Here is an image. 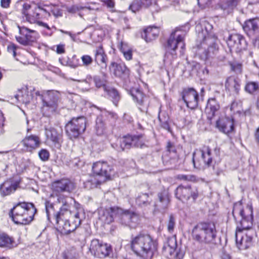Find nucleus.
Wrapping results in <instances>:
<instances>
[{
	"label": "nucleus",
	"instance_id": "obj_62",
	"mask_svg": "<svg viewBox=\"0 0 259 259\" xmlns=\"http://www.w3.org/2000/svg\"><path fill=\"white\" fill-rule=\"evenodd\" d=\"M15 98L20 101V102H23V103H28L29 102V100H24L23 98H21V99H20V97H19V95H16L15 96Z\"/></svg>",
	"mask_w": 259,
	"mask_h": 259
},
{
	"label": "nucleus",
	"instance_id": "obj_56",
	"mask_svg": "<svg viewBox=\"0 0 259 259\" xmlns=\"http://www.w3.org/2000/svg\"><path fill=\"white\" fill-rule=\"evenodd\" d=\"M121 51L122 52L125 58L127 60H130L132 58V52L130 50H125L124 48H121Z\"/></svg>",
	"mask_w": 259,
	"mask_h": 259
},
{
	"label": "nucleus",
	"instance_id": "obj_3",
	"mask_svg": "<svg viewBox=\"0 0 259 259\" xmlns=\"http://www.w3.org/2000/svg\"><path fill=\"white\" fill-rule=\"evenodd\" d=\"M131 246L132 250L144 259H151L156 250V243L152 238L143 233L132 237Z\"/></svg>",
	"mask_w": 259,
	"mask_h": 259
},
{
	"label": "nucleus",
	"instance_id": "obj_34",
	"mask_svg": "<svg viewBox=\"0 0 259 259\" xmlns=\"http://www.w3.org/2000/svg\"><path fill=\"white\" fill-rule=\"evenodd\" d=\"M177 247L176 239V238L172 237L168 239L167 243L164 246L163 249L170 255H172L175 252Z\"/></svg>",
	"mask_w": 259,
	"mask_h": 259
},
{
	"label": "nucleus",
	"instance_id": "obj_24",
	"mask_svg": "<svg viewBox=\"0 0 259 259\" xmlns=\"http://www.w3.org/2000/svg\"><path fill=\"white\" fill-rule=\"evenodd\" d=\"M220 109V105L215 98L209 99L205 108V112L207 115V118L211 120L219 111Z\"/></svg>",
	"mask_w": 259,
	"mask_h": 259
},
{
	"label": "nucleus",
	"instance_id": "obj_21",
	"mask_svg": "<svg viewBox=\"0 0 259 259\" xmlns=\"http://www.w3.org/2000/svg\"><path fill=\"white\" fill-rule=\"evenodd\" d=\"M21 143L26 148V151L32 152L39 146L40 140L37 136L31 135L26 136L22 141Z\"/></svg>",
	"mask_w": 259,
	"mask_h": 259
},
{
	"label": "nucleus",
	"instance_id": "obj_25",
	"mask_svg": "<svg viewBox=\"0 0 259 259\" xmlns=\"http://www.w3.org/2000/svg\"><path fill=\"white\" fill-rule=\"evenodd\" d=\"M18 186V184L16 182H13L11 181H6L0 186V194L3 197L10 195L15 191Z\"/></svg>",
	"mask_w": 259,
	"mask_h": 259
},
{
	"label": "nucleus",
	"instance_id": "obj_10",
	"mask_svg": "<svg viewBox=\"0 0 259 259\" xmlns=\"http://www.w3.org/2000/svg\"><path fill=\"white\" fill-rule=\"evenodd\" d=\"M92 170L96 176L99 177V180L102 183L110 179L111 177L114 174V170L112 166L109 165L105 161H97L93 163Z\"/></svg>",
	"mask_w": 259,
	"mask_h": 259
},
{
	"label": "nucleus",
	"instance_id": "obj_7",
	"mask_svg": "<svg viewBox=\"0 0 259 259\" xmlns=\"http://www.w3.org/2000/svg\"><path fill=\"white\" fill-rule=\"evenodd\" d=\"M40 96L42 102L41 111L44 114L49 116L58 108L59 93L56 91H47Z\"/></svg>",
	"mask_w": 259,
	"mask_h": 259
},
{
	"label": "nucleus",
	"instance_id": "obj_1",
	"mask_svg": "<svg viewBox=\"0 0 259 259\" xmlns=\"http://www.w3.org/2000/svg\"><path fill=\"white\" fill-rule=\"evenodd\" d=\"M72 199L63 194H51L45 202L48 219L58 225L62 234L67 235L74 231L84 219L82 209L70 210Z\"/></svg>",
	"mask_w": 259,
	"mask_h": 259
},
{
	"label": "nucleus",
	"instance_id": "obj_38",
	"mask_svg": "<svg viewBox=\"0 0 259 259\" xmlns=\"http://www.w3.org/2000/svg\"><path fill=\"white\" fill-rule=\"evenodd\" d=\"M111 252L112 248L111 245L102 242L98 257L100 258L105 257L108 256Z\"/></svg>",
	"mask_w": 259,
	"mask_h": 259
},
{
	"label": "nucleus",
	"instance_id": "obj_55",
	"mask_svg": "<svg viewBox=\"0 0 259 259\" xmlns=\"http://www.w3.org/2000/svg\"><path fill=\"white\" fill-rule=\"evenodd\" d=\"M177 178L184 181H193L195 179V177L192 175H179Z\"/></svg>",
	"mask_w": 259,
	"mask_h": 259
},
{
	"label": "nucleus",
	"instance_id": "obj_22",
	"mask_svg": "<svg viewBox=\"0 0 259 259\" xmlns=\"http://www.w3.org/2000/svg\"><path fill=\"white\" fill-rule=\"evenodd\" d=\"M158 200L155 204V209L162 211L166 209L169 203V193L166 190H163L158 194Z\"/></svg>",
	"mask_w": 259,
	"mask_h": 259
},
{
	"label": "nucleus",
	"instance_id": "obj_17",
	"mask_svg": "<svg viewBox=\"0 0 259 259\" xmlns=\"http://www.w3.org/2000/svg\"><path fill=\"white\" fill-rule=\"evenodd\" d=\"M74 184L69 180L61 179L53 183L52 194H60V193L63 192H70L74 189Z\"/></svg>",
	"mask_w": 259,
	"mask_h": 259
},
{
	"label": "nucleus",
	"instance_id": "obj_53",
	"mask_svg": "<svg viewBox=\"0 0 259 259\" xmlns=\"http://www.w3.org/2000/svg\"><path fill=\"white\" fill-rule=\"evenodd\" d=\"M33 6H31L28 4H24L23 6L22 13L25 16L26 19L29 17V13L30 11L32 10Z\"/></svg>",
	"mask_w": 259,
	"mask_h": 259
},
{
	"label": "nucleus",
	"instance_id": "obj_14",
	"mask_svg": "<svg viewBox=\"0 0 259 259\" xmlns=\"http://www.w3.org/2000/svg\"><path fill=\"white\" fill-rule=\"evenodd\" d=\"M243 29L249 37L259 40V17L246 20L243 25Z\"/></svg>",
	"mask_w": 259,
	"mask_h": 259
},
{
	"label": "nucleus",
	"instance_id": "obj_48",
	"mask_svg": "<svg viewBox=\"0 0 259 259\" xmlns=\"http://www.w3.org/2000/svg\"><path fill=\"white\" fill-rule=\"evenodd\" d=\"M176 225V218L172 214H170L167 224V230L169 232L172 233L174 231Z\"/></svg>",
	"mask_w": 259,
	"mask_h": 259
},
{
	"label": "nucleus",
	"instance_id": "obj_42",
	"mask_svg": "<svg viewBox=\"0 0 259 259\" xmlns=\"http://www.w3.org/2000/svg\"><path fill=\"white\" fill-rule=\"evenodd\" d=\"M134 212L130 210H124L122 215L121 216L120 220V223L125 226H126L127 223H129L132 218Z\"/></svg>",
	"mask_w": 259,
	"mask_h": 259
},
{
	"label": "nucleus",
	"instance_id": "obj_15",
	"mask_svg": "<svg viewBox=\"0 0 259 259\" xmlns=\"http://www.w3.org/2000/svg\"><path fill=\"white\" fill-rule=\"evenodd\" d=\"M182 98L188 108L193 109L197 107L199 95L194 89L187 88L184 89L182 93Z\"/></svg>",
	"mask_w": 259,
	"mask_h": 259
},
{
	"label": "nucleus",
	"instance_id": "obj_36",
	"mask_svg": "<svg viewBox=\"0 0 259 259\" xmlns=\"http://www.w3.org/2000/svg\"><path fill=\"white\" fill-rule=\"evenodd\" d=\"M102 183L100 180L96 178H92L91 179L84 182L83 186L85 189L91 190L98 187Z\"/></svg>",
	"mask_w": 259,
	"mask_h": 259
},
{
	"label": "nucleus",
	"instance_id": "obj_4",
	"mask_svg": "<svg viewBox=\"0 0 259 259\" xmlns=\"http://www.w3.org/2000/svg\"><path fill=\"white\" fill-rule=\"evenodd\" d=\"M186 26H182L181 28H177L176 30L171 33L165 45L166 52L163 59L165 64L171 65L172 62L177 59L176 50L178 47L181 49V54H183L185 47L184 35L179 34L176 37V33L178 31H183V28H186Z\"/></svg>",
	"mask_w": 259,
	"mask_h": 259
},
{
	"label": "nucleus",
	"instance_id": "obj_2",
	"mask_svg": "<svg viewBox=\"0 0 259 259\" xmlns=\"http://www.w3.org/2000/svg\"><path fill=\"white\" fill-rule=\"evenodd\" d=\"M204 28L198 33V37L203 39L198 47L196 54L203 61L212 58L219 52V47L216 43V38L211 34V26L208 23L204 24Z\"/></svg>",
	"mask_w": 259,
	"mask_h": 259
},
{
	"label": "nucleus",
	"instance_id": "obj_57",
	"mask_svg": "<svg viewBox=\"0 0 259 259\" xmlns=\"http://www.w3.org/2000/svg\"><path fill=\"white\" fill-rule=\"evenodd\" d=\"M102 2L109 9H111V11L114 8L115 3L113 0H103Z\"/></svg>",
	"mask_w": 259,
	"mask_h": 259
},
{
	"label": "nucleus",
	"instance_id": "obj_49",
	"mask_svg": "<svg viewBox=\"0 0 259 259\" xmlns=\"http://www.w3.org/2000/svg\"><path fill=\"white\" fill-rule=\"evenodd\" d=\"M94 81L96 87L101 88L103 87L106 90V88L105 87L106 80L104 79H101L99 76H95Z\"/></svg>",
	"mask_w": 259,
	"mask_h": 259
},
{
	"label": "nucleus",
	"instance_id": "obj_44",
	"mask_svg": "<svg viewBox=\"0 0 259 259\" xmlns=\"http://www.w3.org/2000/svg\"><path fill=\"white\" fill-rule=\"evenodd\" d=\"M106 91L109 97L112 99L114 104L116 105L120 99V96L117 91L114 89H110L108 90H106Z\"/></svg>",
	"mask_w": 259,
	"mask_h": 259
},
{
	"label": "nucleus",
	"instance_id": "obj_64",
	"mask_svg": "<svg viewBox=\"0 0 259 259\" xmlns=\"http://www.w3.org/2000/svg\"><path fill=\"white\" fill-rule=\"evenodd\" d=\"M255 138L256 142L259 144V127L256 131L255 134Z\"/></svg>",
	"mask_w": 259,
	"mask_h": 259
},
{
	"label": "nucleus",
	"instance_id": "obj_32",
	"mask_svg": "<svg viewBox=\"0 0 259 259\" xmlns=\"http://www.w3.org/2000/svg\"><path fill=\"white\" fill-rule=\"evenodd\" d=\"M16 245L12 238L5 233H0V247L12 248Z\"/></svg>",
	"mask_w": 259,
	"mask_h": 259
},
{
	"label": "nucleus",
	"instance_id": "obj_26",
	"mask_svg": "<svg viewBox=\"0 0 259 259\" xmlns=\"http://www.w3.org/2000/svg\"><path fill=\"white\" fill-rule=\"evenodd\" d=\"M110 69L113 70L114 75L119 77H125L128 76L129 70L124 64L113 62Z\"/></svg>",
	"mask_w": 259,
	"mask_h": 259
},
{
	"label": "nucleus",
	"instance_id": "obj_19",
	"mask_svg": "<svg viewBox=\"0 0 259 259\" xmlns=\"http://www.w3.org/2000/svg\"><path fill=\"white\" fill-rule=\"evenodd\" d=\"M124 210L118 207H110L106 209L104 211V215L106 217L104 221L106 223L110 224L117 219L120 222V218Z\"/></svg>",
	"mask_w": 259,
	"mask_h": 259
},
{
	"label": "nucleus",
	"instance_id": "obj_51",
	"mask_svg": "<svg viewBox=\"0 0 259 259\" xmlns=\"http://www.w3.org/2000/svg\"><path fill=\"white\" fill-rule=\"evenodd\" d=\"M81 60L82 62L83 65L86 67L91 65L93 62V58L88 55H83L81 57Z\"/></svg>",
	"mask_w": 259,
	"mask_h": 259
},
{
	"label": "nucleus",
	"instance_id": "obj_41",
	"mask_svg": "<svg viewBox=\"0 0 259 259\" xmlns=\"http://www.w3.org/2000/svg\"><path fill=\"white\" fill-rule=\"evenodd\" d=\"M231 69L236 74H241L242 72L243 66L241 62L237 61H233L230 63Z\"/></svg>",
	"mask_w": 259,
	"mask_h": 259
},
{
	"label": "nucleus",
	"instance_id": "obj_50",
	"mask_svg": "<svg viewBox=\"0 0 259 259\" xmlns=\"http://www.w3.org/2000/svg\"><path fill=\"white\" fill-rule=\"evenodd\" d=\"M220 161H215L214 162V163L213 164H211V165L212 167L213 174L216 175L217 176H220L223 172V170L222 169L221 167L220 166Z\"/></svg>",
	"mask_w": 259,
	"mask_h": 259
},
{
	"label": "nucleus",
	"instance_id": "obj_5",
	"mask_svg": "<svg viewBox=\"0 0 259 259\" xmlns=\"http://www.w3.org/2000/svg\"><path fill=\"white\" fill-rule=\"evenodd\" d=\"M36 209L32 203L20 202L10 211V216L15 224L27 225L33 219Z\"/></svg>",
	"mask_w": 259,
	"mask_h": 259
},
{
	"label": "nucleus",
	"instance_id": "obj_30",
	"mask_svg": "<svg viewBox=\"0 0 259 259\" xmlns=\"http://www.w3.org/2000/svg\"><path fill=\"white\" fill-rule=\"evenodd\" d=\"M95 60L97 64H103L106 67L107 57L101 45L97 47L95 51Z\"/></svg>",
	"mask_w": 259,
	"mask_h": 259
},
{
	"label": "nucleus",
	"instance_id": "obj_63",
	"mask_svg": "<svg viewBox=\"0 0 259 259\" xmlns=\"http://www.w3.org/2000/svg\"><path fill=\"white\" fill-rule=\"evenodd\" d=\"M221 258L222 259H231V256L229 254L224 252H223Z\"/></svg>",
	"mask_w": 259,
	"mask_h": 259
},
{
	"label": "nucleus",
	"instance_id": "obj_18",
	"mask_svg": "<svg viewBox=\"0 0 259 259\" xmlns=\"http://www.w3.org/2000/svg\"><path fill=\"white\" fill-rule=\"evenodd\" d=\"M216 127L220 132L228 135L234 131V119L229 117L220 118L216 122Z\"/></svg>",
	"mask_w": 259,
	"mask_h": 259
},
{
	"label": "nucleus",
	"instance_id": "obj_61",
	"mask_svg": "<svg viewBox=\"0 0 259 259\" xmlns=\"http://www.w3.org/2000/svg\"><path fill=\"white\" fill-rule=\"evenodd\" d=\"M56 52L58 54H63L65 52L64 45H59L57 46Z\"/></svg>",
	"mask_w": 259,
	"mask_h": 259
},
{
	"label": "nucleus",
	"instance_id": "obj_45",
	"mask_svg": "<svg viewBox=\"0 0 259 259\" xmlns=\"http://www.w3.org/2000/svg\"><path fill=\"white\" fill-rule=\"evenodd\" d=\"M136 203L139 205H147L149 203V196L144 193L139 195L136 199Z\"/></svg>",
	"mask_w": 259,
	"mask_h": 259
},
{
	"label": "nucleus",
	"instance_id": "obj_58",
	"mask_svg": "<svg viewBox=\"0 0 259 259\" xmlns=\"http://www.w3.org/2000/svg\"><path fill=\"white\" fill-rule=\"evenodd\" d=\"M84 9H90V8H87V7H81V6H78V5H74V6H73L70 9V10H69V11L70 12H71V13H76L77 12V11H80L81 10H83Z\"/></svg>",
	"mask_w": 259,
	"mask_h": 259
},
{
	"label": "nucleus",
	"instance_id": "obj_33",
	"mask_svg": "<svg viewBox=\"0 0 259 259\" xmlns=\"http://www.w3.org/2000/svg\"><path fill=\"white\" fill-rule=\"evenodd\" d=\"M240 1V0H225L221 2L219 6L221 9L227 11L228 13L238 5Z\"/></svg>",
	"mask_w": 259,
	"mask_h": 259
},
{
	"label": "nucleus",
	"instance_id": "obj_60",
	"mask_svg": "<svg viewBox=\"0 0 259 259\" xmlns=\"http://www.w3.org/2000/svg\"><path fill=\"white\" fill-rule=\"evenodd\" d=\"M11 0H1V6L4 8H8L10 6Z\"/></svg>",
	"mask_w": 259,
	"mask_h": 259
},
{
	"label": "nucleus",
	"instance_id": "obj_9",
	"mask_svg": "<svg viewBox=\"0 0 259 259\" xmlns=\"http://www.w3.org/2000/svg\"><path fill=\"white\" fill-rule=\"evenodd\" d=\"M119 147L117 149L118 151H123L130 149L132 147L144 148L147 147L146 141L142 134L137 135H127L119 140Z\"/></svg>",
	"mask_w": 259,
	"mask_h": 259
},
{
	"label": "nucleus",
	"instance_id": "obj_27",
	"mask_svg": "<svg viewBox=\"0 0 259 259\" xmlns=\"http://www.w3.org/2000/svg\"><path fill=\"white\" fill-rule=\"evenodd\" d=\"M47 13V12L45 9L41 8L40 6L34 5L32 10L30 11L29 17L27 19L29 21L31 20L35 21L37 19H40Z\"/></svg>",
	"mask_w": 259,
	"mask_h": 259
},
{
	"label": "nucleus",
	"instance_id": "obj_31",
	"mask_svg": "<svg viewBox=\"0 0 259 259\" xmlns=\"http://www.w3.org/2000/svg\"><path fill=\"white\" fill-rule=\"evenodd\" d=\"M19 32L21 35L24 36L26 41L29 44L30 42L34 41L36 40L37 35V32L25 27H19Z\"/></svg>",
	"mask_w": 259,
	"mask_h": 259
},
{
	"label": "nucleus",
	"instance_id": "obj_43",
	"mask_svg": "<svg viewBox=\"0 0 259 259\" xmlns=\"http://www.w3.org/2000/svg\"><path fill=\"white\" fill-rule=\"evenodd\" d=\"M106 128L105 124L100 117H98L96 120V132L98 135H102Z\"/></svg>",
	"mask_w": 259,
	"mask_h": 259
},
{
	"label": "nucleus",
	"instance_id": "obj_46",
	"mask_svg": "<svg viewBox=\"0 0 259 259\" xmlns=\"http://www.w3.org/2000/svg\"><path fill=\"white\" fill-rule=\"evenodd\" d=\"M139 223V217L136 213L134 212L132 215V218L129 223H127L126 226H128L131 228H135L137 227Z\"/></svg>",
	"mask_w": 259,
	"mask_h": 259
},
{
	"label": "nucleus",
	"instance_id": "obj_39",
	"mask_svg": "<svg viewBox=\"0 0 259 259\" xmlns=\"http://www.w3.org/2000/svg\"><path fill=\"white\" fill-rule=\"evenodd\" d=\"M259 88L258 83L255 81L248 82L245 86V91L249 94H252Z\"/></svg>",
	"mask_w": 259,
	"mask_h": 259
},
{
	"label": "nucleus",
	"instance_id": "obj_13",
	"mask_svg": "<svg viewBox=\"0 0 259 259\" xmlns=\"http://www.w3.org/2000/svg\"><path fill=\"white\" fill-rule=\"evenodd\" d=\"M175 195L177 198L182 201H187L191 198L195 201L198 197V191L195 188H192L189 185H180L176 189Z\"/></svg>",
	"mask_w": 259,
	"mask_h": 259
},
{
	"label": "nucleus",
	"instance_id": "obj_29",
	"mask_svg": "<svg viewBox=\"0 0 259 259\" xmlns=\"http://www.w3.org/2000/svg\"><path fill=\"white\" fill-rule=\"evenodd\" d=\"M159 34V29L156 27H148L144 29L142 37L146 41L150 42L155 39Z\"/></svg>",
	"mask_w": 259,
	"mask_h": 259
},
{
	"label": "nucleus",
	"instance_id": "obj_23",
	"mask_svg": "<svg viewBox=\"0 0 259 259\" xmlns=\"http://www.w3.org/2000/svg\"><path fill=\"white\" fill-rule=\"evenodd\" d=\"M46 135L48 139L50 140L57 147H59L62 142V133L57 129L50 127L46 128Z\"/></svg>",
	"mask_w": 259,
	"mask_h": 259
},
{
	"label": "nucleus",
	"instance_id": "obj_59",
	"mask_svg": "<svg viewBox=\"0 0 259 259\" xmlns=\"http://www.w3.org/2000/svg\"><path fill=\"white\" fill-rule=\"evenodd\" d=\"M16 39L18 42L23 45L26 46L28 45L24 36H16Z\"/></svg>",
	"mask_w": 259,
	"mask_h": 259
},
{
	"label": "nucleus",
	"instance_id": "obj_47",
	"mask_svg": "<svg viewBox=\"0 0 259 259\" xmlns=\"http://www.w3.org/2000/svg\"><path fill=\"white\" fill-rule=\"evenodd\" d=\"M168 117L167 116H163L161 117V115H159L158 119L160 122V125L163 128L169 131V126L168 124Z\"/></svg>",
	"mask_w": 259,
	"mask_h": 259
},
{
	"label": "nucleus",
	"instance_id": "obj_20",
	"mask_svg": "<svg viewBox=\"0 0 259 259\" xmlns=\"http://www.w3.org/2000/svg\"><path fill=\"white\" fill-rule=\"evenodd\" d=\"M239 214L241 217L240 229L242 232H243V230H248L252 226L253 220L252 210L251 208H248L246 210L241 209ZM239 228H240V227Z\"/></svg>",
	"mask_w": 259,
	"mask_h": 259
},
{
	"label": "nucleus",
	"instance_id": "obj_52",
	"mask_svg": "<svg viewBox=\"0 0 259 259\" xmlns=\"http://www.w3.org/2000/svg\"><path fill=\"white\" fill-rule=\"evenodd\" d=\"M38 155L42 161H46L48 160L50 153L49 151L46 149H41L38 153Z\"/></svg>",
	"mask_w": 259,
	"mask_h": 259
},
{
	"label": "nucleus",
	"instance_id": "obj_37",
	"mask_svg": "<svg viewBox=\"0 0 259 259\" xmlns=\"http://www.w3.org/2000/svg\"><path fill=\"white\" fill-rule=\"evenodd\" d=\"M102 244V242L98 239L92 240L90 247V251L91 253L95 256H98Z\"/></svg>",
	"mask_w": 259,
	"mask_h": 259
},
{
	"label": "nucleus",
	"instance_id": "obj_28",
	"mask_svg": "<svg viewBox=\"0 0 259 259\" xmlns=\"http://www.w3.org/2000/svg\"><path fill=\"white\" fill-rule=\"evenodd\" d=\"M240 86L239 80L234 77H228L225 82L226 90L231 93L238 94L240 90Z\"/></svg>",
	"mask_w": 259,
	"mask_h": 259
},
{
	"label": "nucleus",
	"instance_id": "obj_11",
	"mask_svg": "<svg viewBox=\"0 0 259 259\" xmlns=\"http://www.w3.org/2000/svg\"><path fill=\"white\" fill-rule=\"evenodd\" d=\"M253 230L247 232H242L240 228L237 227L235 233L236 243L239 249H246L252 245V237Z\"/></svg>",
	"mask_w": 259,
	"mask_h": 259
},
{
	"label": "nucleus",
	"instance_id": "obj_35",
	"mask_svg": "<svg viewBox=\"0 0 259 259\" xmlns=\"http://www.w3.org/2000/svg\"><path fill=\"white\" fill-rule=\"evenodd\" d=\"M152 4L151 2L146 3L144 4L143 2V0H134L132 4L130 6L129 9L131 10L133 12L136 13L139 11L144 6L145 8H148Z\"/></svg>",
	"mask_w": 259,
	"mask_h": 259
},
{
	"label": "nucleus",
	"instance_id": "obj_6",
	"mask_svg": "<svg viewBox=\"0 0 259 259\" xmlns=\"http://www.w3.org/2000/svg\"><path fill=\"white\" fill-rule=\"evenodd\" d=\"M192 236L200 244L213 243L217 236L215 224L211 222L199 223L193 228Z\"/></svg>",
	"mask_w": 259,
	"mask_h": 259
},
{
	"label": "nucleus",
	"instance_id": "obj_16",
	"mask_svg": "<svg viewBox=\"0 0 259 259\" xmlns=\"http://www.w3.org/2000/svg\"><path fill=\"white\" fill-rule=\"evenodd\" d=\"M227 44L230 50L236 52H240L245 50L247 43L244 37L241 34L235 33L231 34L228 40Z\"/></svg>",
	"mask_w": 259,
	"mask_h": 259
},
{
	"label": "nucleus",
	"instance_id": "obj_12",
	"mask_svg": "<svg viewBox=\"0 0 259 259\" xmlns=\"http://www.w3.org/2000/svg\"><path fill=\"white\" fill-rule=\"evenodd\" d=\"M200 159L207 167L211 166L212 157L211 156V150L208 147H204L202 149H196L193 152V162L194 167H196V161L200 163L199 166L201 165Z\"/></svg>",
	"mask_w": 259,
	"mask_h": 259
},
{
	"label": "nucleus",
	"instance_id": "obj_40",
	"mask_svg": "<svg viewBox=\"0 0 259 259\" xmlns=\"http://www.w3.org/2000/svg\"><path fill=\"white\" fill-rule=\"evenodd\" d=\"M134 99L136 100L137 103L141 106L143 105L145 101L146 98L143 93L140 90H136L135 94H132Z\"/></svg>",
	"mask_w": 259,
	"mask_h": 259
},
{
	"label": "nucleus",
	"instance_id": "obj_8",
	"mask_svg": "<svg viewBox=\"0 0 259 259\" xmlns=\"http://www.w3.org/2000/svg\"><path fill=\"white\" fill-rule=\"evenodd\" d=\"M85 128L86 118L83 116L72 118L65 126L66 134L70 139L77 138Z\"/></svg>",
	"mask_w": 259,
	"mask_h": 259
},
{
	"label": "nucleus",
	"instance_id": "obj_54",
	"mask_svg": "<svg viewBox=\"0 0 259 259\" xmlns=\"http://www.w3.org/2000/svg\"><path fill=\"white\" fill-rule=\"evenodd\" d=\"M17 48V47L15 45L11 44L8 46L7 50L9 53L12 54L14 57H15L16 56V51Z\"/></svg>",
	"mask_w": 259,
	"mask_h": 259
}]
</instances>
